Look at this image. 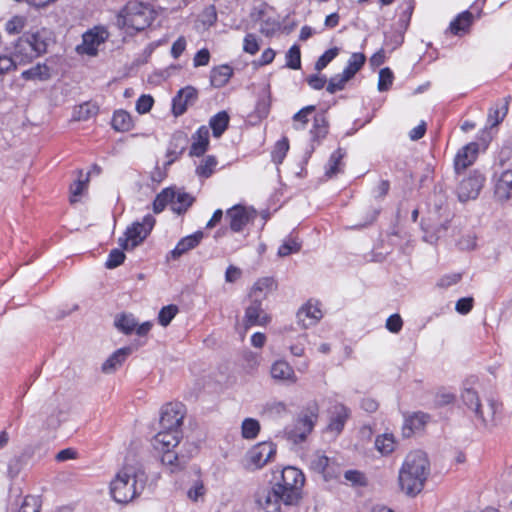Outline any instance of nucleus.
Instances as JSON below:
<instances>
[{"label":"nucleus","mask_w":512,"mask_h":512,"mask_svg":"<svg viewBox=\"0 0 512 512\" xmlns=\"http://www.w3.org/2000/svg\"><path fill=\"white\" fill-rule=\"evenodd\" d=\"M344 156L345 151L342 148H338L331 154L328 163V168L326 170V175L328 177H332L339 172V165Z\"/></svg>","instance_id":"49"},{"label":"nucleus","mask_w":512,"mask_h":512,"mask_svg":"<svg viewBox=\"0 0 512 512\" xmlns=\"http://www.w3.org/2000/svg\"><path fill=\"white\" fill-rule=\"evenodd\" d=\"M230 117L226 111H219L209 120V127L215 138H220L229 126Z\"/></svg>","instance_id":"30"},{"label":"nucleus","mask_w":512,"mask_h":512,"mask_svg":"<svg viewBox=\"0 0 512 512\" xmlns=\"http://www.w3.org/2000/svg\"><path fill=\"white\" fill-rule=\"evenodd\" d=\"M338 54L339 49L337 47L326 50L316 61L315 70L318 72L322 71L331 61H333L338 56Z\"/></svg>","instance_id":"53"},{"label":"nucleus","mask_w":512,"mask_h":512,"mask_svg":"<svg viewBox=\"0 0 512 512\" xmlns=\"http://www.w3.org/2000/svg\"><path fill=\"white\" fill-rule=\"evenodd\" d=\"M40 501L35 496H26L18 512H39Z\"/></svg>","instance_id":"60"},{"label":"nucleus","mask_w":512,"mask_h":512,"mask_svg":"<svg viewBox=\"0 0 512 512\" xmlns=\"http://www.w3.org/2000/svg\"><path fill=\"white\" fill-rule=\"evenodd\" d=\"M315 110V106L308 105L300 109L293 116V121L295 122L294 127L296 129L304 128L305 124L308 122V116Z\"/></svg>","instance_id":"56"},{"label":"nucleus","mask_w":512,"mask_h":512,"mask_svg":"<svg viewBox=\"0 0 512 512\" xmlns=\"http://www.w3.org/2000/svg\"><path fill=\"white\" fill-rule=\"evenodd\" d=\"M509 109V101L507 98L496 101L489 109L487 116V124L490 127L499 125L506 117Z\"/></svg>","instance_id":"28"},{"label":"nucleus","mask_w":512,"mask_h":512,"mask_svg":"<svg viewBox=\"0 0 512 512\" xmlns=\"http://www.w3.org/2000/svg\"><path fill=\"white\" fill-rule=\"evenodd\" d=\"M310 467L323 475L325 479L337 477L339 467L334 459L329 458L323 451H316L310 457Z\"/></svg>","instance_id":"13"},{"label":"nucleus","mask_w":512,"mask_h":512,"mask_svg":"<svg viewBox=\"0 0 512 512\" xmlns=\"http://www.w3.org/2000/svg\"><path fill=\"white\" fill-rule=\"evenodd\" d=\"M50 41V33L45 29L19 37L10 53L15 67L28 64L46 53Z\"/></svg>","instance_id":"3"},{"label":"nucleus","mask_w":512,"mask_h":512,"mask_svg":"<svg viewBox=\"0 0 512 512\" xmlns=\"http://www.w3.org/2000/svg\"><path fill=\"white\" fill-rule=\"evenodd\" d=\"M281 28V23L276 19L268 18L261 24L260 31L266 36H272Z\"/></svg>","instance_id":"61"},{"label":"nucleus","mask_w":512,"mask_h":512,"mask_svg":"<svg viewBox=\"0 0 512 512\" xmlns=\"http://www.w3.org/2000/svg\"><path fill=\"white\" fill-rule=\"evenodd\" d=\"M233 74L232 68L228 65H221L212 69L210 74L211 85L221 88L228 83Z\"/></svg>","instance_id":"32"},{"label":"nucleus","mask_w":512,"mask_h":512,"mask_svg":"<svg viewBox=\"0 0 512 512\" xmlns=\"http://www.w3.org/2000/svg\"><path fill=\"white\" fill-rule=\"evenodd\" d=\"M365 62L366 56L363 53H353L348 59L347 65L344 68L343 73L346 74L350 79H352L355 76V74L363 67Z\"/></svg>","instance_id":"41"},{"label":"nucleus","mask_w":512,"mask_h":512,"mask_svg":"<svg viewBox=\"0 0 512 512\" xmlns=\"http://www.w3.org/2000/svg\"><path fill=\"white\" fill-rule=\"evenodd\" d=\"M286 66L293 70H298L301 68V52L298 45L294 44L287 51Z\"/></svg>","instance_id":"48"},{"label":"nucleus","mask_w":512,"mask_h":512,"mask_svg":"<svg viewBox=\"0 0 512 512\" xmlns=\"http://www.w3.org/2000/svg\"><path fill=\"white\" fill-rule=\"evenodd\" d=\"M494 195L499 201H508L512 198V170L495 172L493 175Z\"/></svg>","instance_id":"15"},{"label":"nucleus","mask_w":512,"mask_h":512,"mask_svg":"<svg viewBox=\"0 0 512 512\" xmlns=\"http://www.w3.org/2000/svg\"><path fill=\"white\" fill-rule=\"evenodd\" d=\"M375 448L383 456L391 454L396 448V438L392 433H383L375 439Z\"/></svg>","instance_id":"34"},{"label":"nucleus","mask_w":512,"mask_h":512,"mask_svg":"<svg viewBox=\"0 0 512 512\" xmlns=\"http://www.w3.org/2000/svg\"><path fill=\"white\" fill-rule=\"evenodd\" d=\"M349 415L350 411L345 405L341 403L335 404L331 411L327 431L339 435L343 431Z\"/></svg>","instance_id":"23"},{"label":"nucleus","mask_w":512,"mask_h":512,"mask_svg":"<svg viewBox=\"0 0 512 512\" xmlns=\"http://www.w3.org/2000/svg\"><path fill=\"white\" fill-rule=\"evenodd\" d=\"M255 217V211L242 205H234L226 211V220L229 222V228L234 233L244 230L246 225Z\"/></svg>","instance_id":"12"},{"label":"nucleus","mask_w":512,"mask_h":512,"mask_svg":"<svg viewBox=\"0 0 512 512\" xmlns=\"http://www.w3.org/2000/svg\"><path fill=\"white\" fill-rule=\"evenodd\" d=\"M26 24V19L23 16H14L5 24V31L9 35H15L22 32Z\"/></svg>","instance_id":"54"},{"label":"nucleus","mask_w":512,"mask_h":512,"mask_svg":"<svg viewBox=\"0 0 512 512\" xmlns=\"http://www.w3.org/2000/svg\"><path fill=\"white\" fill-rule=\"evenodd\" d=\"M271 377L274 380L282 381L288 384L297 382V376L292 366L284 360H277L271 365Z\"/></svg>","instance_id":"26"},{"label":"nucleus","mask_w":512,"mask_h":512,"mask_svg":"<svg viewBox=\"0 0 512 512\" xmlns=\"http://www.w3.org/2000/svg\"><path fill=\"white\" fill-rule=\"evenodd\" d=\"M154 18L155 11L150 4L131 0L119 11L117 24L123 28L142 31L150 26Z\"/></svg>","instance_id":"6"},{"label":"nucleus","mask_w":512,"mask_h":512,"mask_svg":"<svg viewBox=\"0 0 512 512\" xmlns=\"http://www.w3.org/2000/svg\"><path fill=\"white\" fill-rule=\"evenodd\" d=\"M260 432V423L254 418H245L241 425V434L244 439H255Z\"/></svg>","instance_id":"44"},{"label":"nucleus","mask_w":512,"mask_h":512,"mask_svg":"<svg viewBox=\"0 0 512 512\" xmlns=\"http://www.w3.org/2000/svg\"><path fill=\"white\" fill-rule=\"evenodd\" d=\"M198 97L197 90L192 86L180 89L172 99V113L178 117L183 115L188 106L192 105Z\"/></svg>","instance_id":"16"},{"label":"nucleus","mask_w":512,"mask_h":512,"mask_svg":"<svg viewBox=\"0 0 512 512\" xmlns=\"http://www.w3.org/2000/svg\"><path fill=\"white\" fill-rule=\"evenodd\" d=\"M289 150V142L287 138L277 141L271 152L272 161L275 164H281Z\"/></svg>","instance_id":"46"},{"label":"nucleus","mask_w":512,"mask_h":512,"mask_svg":"<svg viewBox=\"0 0 512 512\" xmlns=\"http://www.w3.org/2000/svg\"><path fill=\"white\" fill-rule=\"evenodd\" d=\"M200 21L207 28L216 23L217 11L214 5H209L202 11L200 14Z\"/></svg>","instance_id":"58"},{"label":"nucleus","mask_w":512,"mask_h":512,"mask_svg":"<svg viewBox=\"0 0 512 512\" xmlns=\"http://www.w3.org/2000/svg\"><path fill=\"white\" fill-rule=\"evenodd\" d=\"M301 249V244L295 239L288 238L278 248V256L286 257L290 254L296 253Z\"/></svg>","instance_id":"55"},{"label":"nucleus","mask_w":512,"mask_h":512,"mask_svg":"<svg viewBox=\"0 0 512 512\" xmlns=\"http://www.w3.org/2000/svg\"><path fill=\"white\" fill-rule=\"evenodd\" d=\"M194 197L184 191L175 190V199L172 202V211L178 215L184 214L194 202Z\"/></svg>","instance_id":"37"},{"label":"nucleus","mask_w":512,"mask_h":512,"mask_svg":"<svg viewBox=\"0 0 512 512\" xmlns=\"http://www.w3.org/2000/svg\"><path fill=\"white\" fill-rule=\"evenodd\" d=\"M430 473V463L425 452L416 450L410 452L399 471V485L408 496H416L425 485Z\"/></svg>","instance_id":"1"},{"label":"nucleus","mask_w":512,"mask_h":512,"mask_svg":"<svg viewBox=\"0 0 512 512\" xmlns=\"http://www.w3.org/2000/svg\"><path fill=\"white\" fill-rule=\"evenodd\" d=\"M429 205L440 215L445 212L447 208V195L442 185L435 186L433 194L429 198Z\"/></svg>","instance_id":"38"},{"label":"nucleus","mask_w":512,"mask_h":512,"mask_svg":"<svg viewBox=\"0 0 512 512\" xmlns=\"http://www.w3.org/2000/svg\"><path fill=\"white\" fill-rule=\"evenodd\" d=\"M184 406L181 403H168L162 407L160 429L181 430Z\"/></svg>","instance_id":"11"},{"label":"nucleus","mask_w":512,"mask_h":512,"mask_svg":"<svg viewBox=\"0 0 512 512\" xmlns=\"http://www.w3.org/2000/svg\"><path fill=\"white\" fill-rule=\"evenodd\" d=\"M461 399L464 406L472 413L473 418L479 425L485 428H490L494 425L495 415L501 406L494 397H486L485 402H483L477 391L472 388H464L461 393Z\"/></svg>","instance_id":"5"},{"label":"nucleus","mask_w":512,"mask_h":512,"mask_svg":"<svg viewBox=\"0 0 512 512\" xmlns=\"http://www.w3.org/2000/svg\"><path fill=\"white\" fill-rule=\"evenodd\" d=\"M479 152V144L476 142H470L462 147L456 154L454 159V170L456 174H460L462 171L471 166L477 158Z\"/></svg>","instance_id":"19"},{"label":"nucleus","mask_w":512,"mask_h":512,"mask_svg":"<svg viewBox=\"0 0 512 512\" xmlns=\"http://www.w3.org/2000/svg\"><path fill=\"white\" fill-rule=\"evenodd\" d=\"M156 220L153 215H145L141 221H135L126 228L118 242L123 250L134 249L140 245L154 228Z\"/></svg>","instance_id":"8"},{"label":"nucleus","mask_w":512,"mask_h":512,"mask_svg":"<svg viewBox=\"0 0 512 512\" xmlns=\"http://www.w3.org/2000/svg\"><path fill=\"white\" fill-rule=\"evenodd\" d=\"M322 316L323 315L319 303L312 300H309L306 304H304L296 314L298 323L304 329L314 326L322 318Z\"/></svg>","instance_id":"20"},{"label":"nucleus","mask_w":512,"mask_h":512,"mask_svg":"<svg viewBox=\"0 0 512 512\" xmlns=\"http://www.w3.org/2000/svg\"><path fill=\"white\" fill-rule=\"evenodd\" d=\"M21 77L24 80H39L45 81L50 78V68L45 63H38L37 65L24 70L21 73Z\"/></svg>","instance_id":"36"},{"label":"nucleus","mask_w":512,"mask_h":512,"mask_svg":"<svg viewBox=\"0 0 512 512\" xmlns=\"http://www.w3.org/2000/svg\"><path fill=\"white\" fill-rule=\"evenodd\" d=\"M394 75L390 68L385 67L379 71L378 90L384 92L390 89L393 84Z\"/></svg>","instance_id":"52"},{"label":"nucleus","mask_w":512,"mask_h":512,"mask_svg":"<svg viewBox=\"0 0 512 512\" xmlns=\"http://www.w3.org/2000/svg\"><path fill=\"white\" fill-rule=\"evenodd\" d=\"M189 144L188 135L183 131L173 133L166 152L167 162L165 166L172 165L187 149Z\"/></svg>","instance_id":"18"},{"label":"nucleus","mask_w":512,"mask_h":512,"mask_svg":"<svg viewBox=\"0 0 512 512\" xmlns=\"http://www.w3.org/2000/svg\"><path fill=\"white\" fill-rule=\"evenodd\" d=\"M131 348L124 347L116 350L103 364L102 371L104 373H110L119 367L126 358L130 355Z\"/></svg>","instance_id":"31"},{"label":"nucleus","mask_w":512,"mask_h":512,"mask_svg":"<svg viewBox=\"0 0 512 512\" xmlns=\"http://www.w3.org/2000/svg\"><path fill=\"white\" fill-rule=\"evenodd\" d=\"M473 304L474 299L472 297H463L456 302L455 310L461 315H466L472 310Z\"/></svg>","instance_id":"64"},{"label":"nucleus","mask_w":512,"mask_h":512,"mask_svg":"<svg viewBox=\"0 0 512 512\" xmlns=\"http://www.w3.org/2000/svg\"><path fill=\"white\" fill-rule=\"evenodd\" d=\"M115 326L122 333L129 335L135 330L137 321L132 314H121L116 317Z\"/></svg>","instance_id":"43"},{"label":"nucleus","mask_w":512,"mask_h":512,"mask_svg":"<svg viewBox=\"0 0 512 512\" xmlns=\"http://www.w3.org/2000/svg\"><path fill=\"white\" fill-rule=\"evenodd\" d=\"M108 33L103 28H94L83 34L81 50L89 56H95L98 52V47L105 42Z\"/></svg>","instance_id":"17"},{"label":"nucleus","mask_w":512,"mask_h":512,"mask_svg":"<svg viewBox=\"0 0 512 512\" xmlns=\"http://www.w3.org/2000/svg\"><path fill=\"white\" fill-rule=\"evenodd\" d=\"M217 163L218 162L214 156H207L196 168V174L202 178H209L213 174Z\"/></svg>","instance_id":"47"},{"label":"nucleus","mask_w":512,"mask_h":512,"mask_svg":"<svg viewBox=\"0 0 512 512\" xmlns=\"http://www.w3.org/2000/svg\"><path fill=\"white\" fill-rule=\"evenodd\" d=\"M182 436L181 430L160 429L154 436L152 445L155 450L161 453V462L170 468L171 472L183 468L190 456L173 451Z\"/></svg>","instance_id":"4"},{"label":"nucleus","mask_w":512,"mask_h":512,"mask_svg":"<svg viewBox=\"0 0 512 512\" xmlns=\"http://www.w3.org/2000/svg\"><path fill=\"white\" fill-rule=\"evenodd\" d=\"M281 503L282 496L274 486L257 496V504L264 512H279Z\"/></svg>","instance_id":"24"},{"label":"nucleus","mask_w":512,"mask_h":512,"mask_svg":"<svg viewBox=\"0 0 512 512\" xmlns=\"http://www.w3.org/2000/svg\"><path fill=\"white\" fill-rule=\"evenodd\" d=\"M209 128L205 125L200 126L191 137V146L189 149L190 157L203 156L209 147Z\"/></svg>","instance_id":"22"},{"label":"nucleus","mask_w":512,"mask_h":512,"mask_svg":"<svg viewBox=\"0 0 512 512\" xmlns=\"http://www.w3.org/2000/svg\"><path fill=\"white\" fill-rule=\"evenodd\" d=\"M485 177L479 171H473L468 177L461 180L457 188V196L460 202L476 199L483 187Z\"/></svg>","instance_id":"10"},{"label":"nucleus","mask_w":512,"mask_h":512,"mask_svg":"<svg viewBox=\"0 0 512 512\" xmlns=\"http://www.w3.org/2000/svg\"><path fill=\"white\" fill-rule=\"evenodd\" d=\"M261 299L254 298L252 303L246 308L245 320L247 326L264 325L266 323V315H263Z\"/></svg>","instance_id":"29"},{"label":"nucleus","mask_w":512,"mask_h":512,"mask_svg":"<svg viewBox=\"0 0 512 512\" xmlns=\"http://www.w3.org/2000/svg\"><path fill=\"white\" fill-rule=\"evenodd\" d=\"M305 483L303 472L292 466L282 469L280 479L273 485L281 494L283 504H297L301 498L302 488Z\"/></svg>","instance_id":"7"},{"label":"nucleus","mask_w":512,"mask_h":512,"mask_svg":"<svg viewBox=\"0 0 512 512\" xmlns=\"http://www.w3.org/2000/svg\"><path fill=\"white\" fill-rule=\"evenodd\" d=\"M462 279V273L452 272L443 275L437 281V286L439 288L447 289L453 285H456Z\"/></svg>","instance_id":"59"},{"label":"nucleus","mask_w":512,"mask_h":512,"mask_svg":"<svg viewBox=\"0 0 512 512\" xmlns=\"http://www.w3.org/2000/svg\"><path fill=\"white\" fill-rule=\"evenodd\" d=\"M473 21L474 15L469 10H465L450 22L449 30L453 35L461 36L469 31Z\"/></svg>","instance_id":"27"},{"label":"nucleus","mask_w":512,"mask_h":512,"mask_svg":"<svg viewBox=\"0 0 512 512\" xmlns=\"http://www.w3.org/2000/svg\"><path fill=\"white\" fill-rule=\"evenodd\" d=\"M307 342V334H299L294 342L287 345V348L293 356L302 357L304 355Z\"/></svg>","instance_id":"50"},{"label":"nucleus","mask_w":512,"mask_h":512,"mask_svg":"<svg viewBox=\"0 0 512 512\" xmlns=\"http://www.w3.org/2000/svg\"><path fill=\"white\" fill-rule=\"evenodd\" d=\"M262 414L270 419L282 418L288 414V407L282 401L271 400L263 406Z\"/></svg>","instance_id":"35"},{"label":"nucleus","mask_w":512,"mask_h":512,"mask_svg":"<svg viewBox=\"0 0 512 512\" xmlns=\"http://www.w3.org/2000/svg\"><path fill=\"white\" fill-rule=\"evenodd\" d=\"M111 125L116 131L127 132L133 127V121L128 112L118 110L113 114Z\"/></svg>","instance_id":"39"},{"label":"nucleus","mask_w":512,"mask_h":512,"mask_svg":"<svg viewBox=\"0 0 512 512\" xmlns=\"http://www.w3.org/2000/svg\"><path fill=\"white\" fill-rule=\"evenodd\" d=\"M349 80L351 79L343 72L335 74L328 80L326 90L330 94H334L337 91H341L345 88V85Z\"/></svg>","instance_id":"45"},{"label":"nucleus","mask_w":512,"mask_h":512,"mask_svg":"<svg viewBox=\"0 0 512 512\" xmlns=\"http://www.w3.org/2000/svg\"><path fill=\"white\" fill-rule=\"evenodd\" d=\"M274 286L275 281L272 277L261 278L254 284L251 296L259 299L264 298Z\"/></svg>","instance_id":"42"},{"label":"nucleus","mask_w":512,"mask_h":512,"mask_svg":"<svg viewBox=\"0 0 512 512\" xmlns=\"http://www.w3.org/2000/svg\"><path fill=\"white\" fill-rule=\"evenodd\" d=\"M276 454V445L272 442H261L248 452L249 464L255 468L263 467Z\"/></svg>","instance_id":"14"},{"label":"nucleus","mask_w":512,"mask_h":512,"mask_svg":"<svg viewBox=\"0 0 512 512\" xmlns=\"http://www.w3.org/2000/svg\"><path fill=\"white\" fill-rule=\"evenodd\" d=\"M319 417V406L316 401L307 403L301 412L294 428L288 432V438L295 444L306 440L312 432Z\"/></svg>","instance_id":"9"},{"label":"nucleus","mask_w":512,"mask_h":512,"mask_svg":"<svg viewBox=\"0 0 512 512\" xmlns=\"http://www.w3.org/2000/svg\"><path fill=\"white\" fill-rule=\"evenodd\" d=\"M386 328L391 333H399L403 327V320L399 314H392L386 320Z\"/></svg>","instance_id":"63"},{"label":"nucleus","mask_w":512,"mask_h":512,"mask_svg":"<svg viewBox=\"0 0 512 512\" xmlns=\"http://www.w3.org/2000/svg\"><path fill=\"white\" fill-rule=\"evenodd\" d=\"M177 313L178 307L174 304L162 307L158 314L159 324L164 327L168 326Z\"/></svg>","instance_id":"51"},{"label":"nucleus","mask_w":512,"mask_h":512,"mask_svg":"<svg viewBox=\"0 0 512 512\" xmlns=\"http://www.w3.org/2000/svg\"><path fill=\"white\" fill-rule=\"evenodd\" d=\"M204 238V232L198 230L190 235L181 238L176 244L175 248L170 251V258L173 260L179 259L182 255L196 248Z\"/></svg>","instance_id":"21"},{"label":"nucleus","mask_w":512,"mask_h":512,"mask_svg":"<svg viewBox=\"0 0 512 512\" xmlns=\"http://www.w3.org/2000/svg\"><path fill=\"white\" fill-rule=\"evenodd\" d=\"M328 132V123L324 114H318L314 117L312 129L310 130L311 141L316 142L324 138Z\"/></svg>","instance_id":"40"},{"label":"nucleus","mask_w":512,"mask_h":512,"mask_svg":"<svg viewBox=\"0 0 512 512\" xmlns=\"http://www.w3.org/2000/svg\"><path fill=\"white\" fill-rule=\"evenodd\" d=\"M146 476L143 471L125 465L110 483V494L117 503H128L144 490Z\"/></svg>","instance_id":"2"},{"label":"nucleus","mask_w":512,"mask_h":512,"mask_svg":"<svg viewBox=\"0 0 512 512\" xmlns=\"http://www.w3.org/2000/svg\"><path fill=\"white\" fill-rule=\"evenodd\" d=\"M430 420V416L424 412H414L405 416L402 426L403 436L408 438L415 432L420 431Z\"/></svg>","instance_id":"25"},{"label":"nucleus","mask_w":512,"mask_h":512,"mask_svg":"<svg viewBox=\"0 0 512 512\" xmlns=\"http://www.w3.org/2000/svg\"><path fill=\"white\" fill-rule=\"evenodd\" d=\"M175 199V189L165 188L158 193L152 203V209L155 214H159L164 211L168 206H172V202Z\"/></svg>","instance_id":"33"},{"label":"nucleus","mask_w":512,"mask_h":512,"mask_svg":"<svg viewBox=\"0 0 512 512\" xmlns=\"http://www.w3.org/2000/svg\"><path fill=\"white\" fill-rule=\"evenodd\" d=\"M125 260V254L122 249H112L108 255L105 266L108 269H114L121 265Z\"/></svg>","instance_id":"57"},{"label":"nucleus","mask_w":512,"mask_h":512,"mask_svg":"<svg viewBox=\"0 0 512 512\" xmlns=\"http://www.w3.org/2000/svg\"><path fill=\"white\" fill-rule=\"evenodd\" d=\"M154 100L150 95H141L136 102V110L139 114L149 112L153 106Z\"/></svg>","instance_id":"62"}]
</instances>
